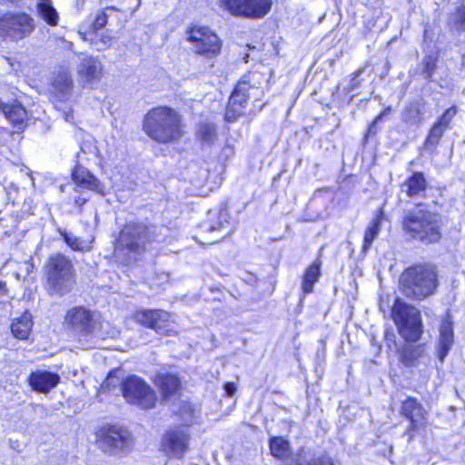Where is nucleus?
Masks as SVG:
<instances>
[{
  "mask_svg": "<svg viewBox=\"0 0 465 465\" xmlns=\"http://www.w3.org/2000/svg\"><path fill=\"white\" fill-rule=\"evenodd\" d=\"M60 236L66 245L74 252H85L87 249L84 246L83 241L75 236L71 235L66 231H60Z\"/></svg>",
  "mask_w": 465,
  "mask_h": 465,
  "instance_id": "36",
  "label": "nucleus"
},
{
  "mask_svg": "<svg viewBox=\"0 0 465 465\" xmlns=\"http://www.w3.org/2000/svg\"><path fill=\"white\" fill-rule=\"evenodd\" d=\"M98 42L103 44L104 48H107V47L111 46L112 42H113V37L108 35H103L99 37Z\"/></svg>",
  "mask_w": 465,
  "mask_h": 465,
  "instance_id": "45",
  "label": "nucleus"
},
{
  "mask_svg": "<svg viewBox=\"0 0 465 465\" xmlns=\"http://www.w3.org/2000/svg\"><path fill=\"white\" fill-rule=\"evenodd\" d=\"M423 101L411 102L404 110V115L407 122L420 124L423 120L424 114Z\"/></svg>",
  "mask_w": 465,
  "mask_h": 465,
  "instance_id": "32",
  "label": "nucleus"
},
{
  "mask_svg": "<svg viewBox=\"0 0 465 465\" xmlns=\"http://www.w3.org/2000/svg\"><path fill=\"white\" fill-rule=\"evenodd\" d=\"M61 381L57 372L50 371H33L27 377V382L31 389L38 393L47 394Z\"/></svg>",
  "mask_w": 465,
  "mask_h": 465,
  "instance_id": "17",
  "label": "nucleus"
},
{
  "mask_svg": "<svg viewBox=\"0 0 465 465\" xmlns=\"http://www.w3.org/2000/svg\"><path fill=\"white\" fill-rule=\"evenodd\" d=\"M446 131L441 127L432 124L429 129L426 138L423 143L425 149H435L440 143V140Z\"/></svg>",
  "mask_w": 465,
  "mask_h": 465,
  "instance_id": "34",
  "label": "nucleus"
},
{
  "mask_svg": "<svg viewBox=\"0 0 465 465\" xmlns=\"http://www.w3.org/2000/svg\"><path fill=\"white\" fill-rule=\"evenodd\" d=\"M401 229L407 240L425 246L439 244L443 239V222L440 213L421 202L403 212Z\"/></svg>",
  "mask_w": 465,
  "mask_h": 465,
  "instance_id": "1",
  "label": "nucleus"
},
{
  "mask_svg": "<svg viewBox=\"0 0 465 465\" xmlns=\"http://www.w3.org/2000/svg\"><path fill=\"white\" fill-rule=\"evenodd\" d=\"M121 393L126 402L139 406L143 410L153 409L157 396L153 389L141 377L128 375L120 383Z\"/></svg>",
  "mask_w": 465,
  "mask_h": 465,
  "instance_id": "12",
  "label": "nucleus"
},
{
  "mask_svg": "<svg viewBox=\"0 0 465 465\" xmlns=\"http://www.w3.org/2000/svg\"><path fill=\"white\" fill-rule=\"evenodd\" d=\"M437 57L436 56H426L423 63V74L427 78H430L434 74L435 69L437 68Z\"/></svg>",
  "mask_w": 465,
  "mask_h": 465,
  "instance_id": "40",
  "label": "nucleus"
},
{
  "mask_svg": "<svg viewBox=\"0 0 465 465\" xmlns=\"http://www.w3.org/2000/svg\"><path fill=\"white\" fill-rule=\"evenodd\" d=\"M457 114L458 107L457 105L453 104L445 109L444 112L439 116L437 121L433 124L446 131L450 127V124Z\"/></svg>",
  "mask_w": 465,
  "mask_h": 465,
  "instance_id": "35",
  "label": "nucleus"
},
{
  "mask_svg": "<svg viewBox=\"0 0 465 465\" xmlns=\"http://www.w3.org/2000/svg\"><path fill=\"white\" fill-rule=\"evenodd\" d=\"M114 371H111L106 376L105 380L101 384V388L104 392H111L115 387L116 383L112 382V377Z\"/></svg>",
  "mask_w": 465,
  "mask_h": 465,
  "instance_id": "42",
  "label": "nucleus"
},
{
  "mask_svg": "<svg viewBox=\"0 0 465 465\" xmlns=\"http://www.w3.org/2000/svg\"><path fill=\"white\" fill-rule=\"evenodd\" d=\"M365 70L366 65H363L358 67L350 74V79L347 85L348 92H351L361 84V79H360V76L364 73Z\"/></svg>",
  "mask_w": 465,
  "mask_h": 465,
  "instance_id": "38",
  "label": "nucleus"
},
{
  "mask_svg": "<svg viewBox=\"0 0 465 465\" xmlns=\"http://www.w3.org/2000/svg\"><path fill=\"white\" fill-rule=\"evenodd\" d=\"M322 262L320 257L315 258L304 270L301 277V289L303 295L313 292L315 284L322 277Z\"/></svg>",
  "mask_w": 465,
  "mask_h": 465,
  "instance_id": "25",
  "label": "nucleus"
},
{
  "mask_svg": "<svg viewBox=\"0 0 465 465\" xmlns=\"http://www.w3.org/2000/svg\"><path fill=\"white\" fill-rule=\"evenodd\" d=\"M134 321L142 327L168 336L172 332L171 314L163 309H137L133 313Z\"/></svg>",
  "mask_w": 465,
  "mask_h": 465,
  "instance_id": "14",
  "label": "nucleus"
},
{
  "mask_svg": "<svg viewBox=\"0 0 465 465\" xmlns=\"http://www.w3.org/2000/svg\"><path fill=\"white\" fill-rule=\"evenodd\" d=\"M77 75L84 85L99 82L103 77L101 62L94 56H85L78 65Z\"/></svg>",
  "mask_w": 465,
  "mask_h": 465,
  "instance_id": "20",
  "label": "nucleus"
},
{
  "mask_svg": "<svg viewBox=\"0 0 465 465\" xmlns=\"http://www.w3.org/2000/svg\"><path fill=\"white\" fill-rule=\"evenodd\" d=\"M153 382L163 401L180 394L183 389L181 379L178 373L174 372H157L153 379Z\"/></svg>",
  "mask_w": 465,
  "mask_h": 465,
  "instance_id": "16",
  "label": "nucleus"
},
{
  "mask_svg": "<svg viewBox=\"0 0 465 465\" xmlns=\"http://www.w3.org/2000/svg\"><path fill=\"white\" fill-rule=\"evenodd\" d=\"M391 111H392V108L390 105H388V106H385L380 113L383 114V116H385L386 114H390Z\"/></svg>",
  "mask_w": 465,
  "mask_h": 465,
  "instance_id": "47",
  "label": "nucleus"
},
{
  "mask_svg": "<svg viewBox=\"0 0 465 465\" xmlns=\"http://www.w3.org/2000/svg\"><path fill=\"white\" fill-rule=\"evenodd\" d=\"M217 5L232 17L259 20L271 12L273 0H217Z\"/></svg>",
  "mask_w": 465,
  "mask_h": 465,
  "instance_id": "13",
  "label": "nucleus"
},
{
  "mask_svg": "<svg viewBox=\"0 0 465 465\" xmlns=\"http://www.w3.org/2000/svg\"><path fill=\"white\" fill-rule=\"evenodd\" d=\"M308 465H335V461L332 457L324 452L322 455L312 459Z\"/></svg>",
  "mask_w": 465,
  "mask_h": 465,
  "instance_id": "41",
  "label": "nucleus"
},
{
  "mask_svg": "<svg viewBox=\"0 0 465 465\" xmlns=\"http://www.w3.org/2000/svg\"><path fill=\"white\" fill-rule=\"evenodd\" d=\"M270 454L280 460H286L292 455V448L288 440L282 436H272L269 438Z\"/></svg>",
  "mask_w": 465,
  "mask_h": 465,
  "instance_id": "30",
  "label": "nucleus"
},
{
  "mask_svg": "<svg viewBox=\"0 0 465 465\" xmlns=\"http://www.w3.org/2000/svg\"><path fill=\"white\" fill-rule=\"evenodd\" d=\"M144 134L159 144L176 143L185 135L186 125L181 113L170 105H156L143 115Z\"/></svg>",
  "mask_w": 465,
  "mask_h": 465,
  "instance_id": "2",
  "label": "nucleus"
},
{
  "mask_svg": "<svg viewBox=\"0 0 465 465\" xmlns=\"http://www.w3.org/2000/svg\"><path fill=\"white\" fill-rule=\"evenodd\" d=\"M223 389L225 391V396L226 397H232L235 394L237 391V386L234 382L232 381H226L223 384Z\"/></svg>",
  "mask_w": 465,
  "mask_h": 465,
  "instance_id": "43",
  "label": "nucleus"
},
{
  "mask_svg": "<svg viewBox=\"0 0 465 465\" xmlns=\"http://www.w3.org/2000/svg\"><path fill=\"white\" fill-rule=\"evenodd\" d=\"M52 93L59 100H65L74 90V80L70 70L60 66L54 72L50 81Z\"/></svg>",
  "mask_w": 465,
  "mask_h": 465,
  "instance_id": "19",
  "label": "nucleus"
},
{
  "mask_svg": "<svg viewBox=\"0 0 465 465\" xmlns=\"http://www.w3.org/2000/svg\"><path fill=\"white\" fill-rule=\"evenodd\" d=\"M35 30L32 15L24 11H5L0 14V39L18 43L31 36Z\"/></svg>",
  "mask_w": 465,
  "mask_h": 465,
  "instance_id": "10",
  "label": "nucleus"
},
{
  "mask_svg": "<svg viewBox=\"0 0 465 465\" xmlns=\"http://www.w3.org/2000/svg\"><path fill=\"white\" fill-rule=\"evenodd\" d=\"M430 183L421 171H414L401 183V189L410 199L425 198Z\"/></svg>",
  "mask_w": 465,
  "mask_h": 465,
  "instance_id": "18",
  "label": "nucleus"
},
{
  "mask_svg": "<svg viewBox=\"0 0 465 465\" xmlns=\"http://www.w3.org/2000/svg\"><path fill=\"white\" fill-rule=\"evenodd\" d=\"M385 219V213L382 206L379 207L366 227L363 234L361 251L366 252L371 246L373 241L377 238L381 232V223Z\"/></svg>",
  "mask_w": 465,
  "mask_h": 465,
  "instance_id": "26",
  "label": "nucleus"
},
{
  "mask_svg": "<svg viewBox=\"0 0 465 465\" xmlns=\"http://www.w3.org/2000/svg\"><path fill=\"white\" fill-rule=\"evenodd\" d=\"M377 134L376 125H372V121L368 124L366 133L364 134V140L367 141L369 137L375 136Z\"/></svg>",
  "mask_w": 465,
  "mask_h": 465,
  "instance_id": "44",
  "label": "nucleus"
},
{
  "mask_svg": "<svg viewBox=\"0 0 465 465\" xmlns=\"http://www.w3.org/2000/svg\"><path fill=\"white\" fill-rule=\"evenodd\" d=\"M191 436L181 427L167 429L161 438V450L167 455L182 460L189 450Z\"/></svg>",
  "mask_w": 465,
  "mask_h": 465,
  "instance_id": "15",
  "label": "nucleus"
},
{
  "mask_svg": "<svg viewBox=\"0 0 465 465\" xmlns=\"http://www.w3.org/2000/svg\"><path fill=\"white\" fill-rule=\"evenodd\" d=\"M71 179L77 186L101 193L103 184L89 170L81 164H75L71 171Z\"/></svg>",
  "mask_w": 465,
  "mask_h": 465,
  "instance_id": "24",
  "label": "nucleus"
},
{
  "mask_svg": "<svg viewBox=\"0 0 465 465\" xmlns=\"http://www.w3.org/2000/svg\"><path fill=\"white\" fill-rule=\"evenodd\" d=\"M450 24L460 31H465V5H460L455 8Z\"/></svg>",
  "mask_w": 465,
  "mask_h": 465,
  "instance_id": "37",
  "label": "nucleus"
},
{
  "mask_svg": "<svg viewBox=\"0 0 465 465\" xmlns=\"http://www.w3.org/2000/svg\"><path fill=\"white\" fill-rule=\"evenodd\" d=\"M75 203L80 204V205H82V204H84L85 203V200L78 198V199L75 200Z\"/></svg>",
  "mask_w": 465,
  "mask_h": 465,
  "instance_id": "49",
  "label": "nucleus"
},
{
  "mask_svg": "<svg viewBox=\"0 0 465 465\" xmlns=\"http://www.w3.org/2000/svg\"><path fill=\"white\" fill-rule=\"evenodd\" d=\"M454 343L453 322L450 312H447L440 324V339L437 356L443 361Z\"/></svg>",
  "mask_w": 465,
  "mask_h": 465,
  "instance_id": "21",
  "label": "nucleus"
},
{
  "mask_svg": "<svg viewBox=\"0 0 465 465\" xmlns=\"http://www.w3.org/2000/svg\"><path fill=\"white\" fill-rule=\"evenodd\" d=\"M154 226L138 221L124 223L114 240V255L125 261L137 259L147 251V245L155 241Z\"/></svg>",
  "mask_w": 465,
  "mask_h": 465,
  "instance_id": "5",
  "label": "nucleus"
},
{
  "mask_svg": "<svg viewBox=\"0 0 465 465\" xmlns=\"http://www.w3.org/2000/svg\"><path fill=\"white\" fill-rule=\"evenodd\" d=\"M399 415L407 422L402 432L410 443L418 436H424L430 425V412L415 396H407L400 403Z\"/></svg>",
  "mask_w": 465,
  "mask_h": 465,
  "instance_id": "8",
  "label": "nucleus"
},
{
  "mask_svg": "<svg viewBox=\"0 0 465 465\" xmlns=\"http://www.w3.org/2000/svg\"><path fill=\"white\" fill-rule=\"evenodd\" d=\"M106 10H117V8L114 5L106 6L104 9H100L97 11L94 18L91 22L89 25V32L94 35H97L98 31L105 27L108 23V15L105 13Z\"/></svg>",
  "mask_w": 465,
  "mask_h": 465,
  "instance_id": "33",
  "label": "nucleus"
},
{
  "mask_svg": "<svg viewBox=\"0 0 465 465\" xmlns=\"http://www.w3.org/2000/svg\"><path fill=\"white\" fill-rule=\"evenodd\" d=\"M391 317L398 333L406 342H418L424 332L420 312L412 304L395 299Z\"/></svg>",
  "mask_w": 465,
  "mask_h": 465,
  "instance_id": "7",
  "label": "nucleus"
},
{
  "mask_svg": "<svg viewBox=\"0 0 465 465\" xmlns=\"http://www.w3.org/2000/svg\"><path fill=\"white\" fill-rule=\"evenodd\" d=\"M185 35L194 54L207 61L216 60L221 55L223 40L208 25L191 24L185 29Z\"/></svg>",
  "mask_w": 465,
  "mask_h": 465,
  "instance_id": "9",
  "label": "nucleus"
},
{
  "mask_svg": "<svg viewBox=\"0 0 465 465\" xmlns=\"http://www.w3.org/2000/svg\"><path fill=\"white\" fill-rule=\"evenodd\" d=\"M440 285L438 265L432 262H412L399 275L398 287L401 294L415 302H421L436 293Z\"/></svg>",
  "mask_w": 465,
  "mask_h": 465,
  "instance_id": "3",
  "label": "nucleus"
},
{
  "mask_svg": "<svg viewBox=\"0 0 465 465\" xmlns=\"http://www.w3.org/2000/svg\"><path fill=\"white\" fill-rule=\"evenodd\" d=\"M37 15L49 26L54 27L59 24V14L51 0H37L35 5Z\"/></svg>",
  "mask_w": 465,
  "mask_h": 465,
  "instance_id": "29",
  "label": "nucleus"
},
{
  "mask_svg": "<svg viewBox=\"0 0 465 465\" xmlns=\"http://www.w3.org/2000/svg\"><path fill=\"white\" fill-rule=\"evenodd\" d=\"M125 431L115 425L106 424L99 428L98 440L107 449L114 450L123 448L127 442Z\"/></svg>",
  "mask_w": 465,
  "mask_h": 465,
  "instance_id": "22",
  "label": "nucleus"
},
{
  "mask_svg": "<svg viewBox=\"0 0 465 465\" xmlns=\"http://www.w3.org/2000/svg\"><path fill=\"white\" fill-rule=\"evenodd\" d=\"M33 327V320L28 312H24L19 317L14 319L10 325V330L17 340L28 339Z\"/></svg>",
  "mask_w": 465,
  "mask_h": 465,
  "instance_id": "28",
  "label": "nucleus"
},
{
  "mask_svg": "<svg viewBox=\"0 0 465 465\" xmlns=\"http://www.w3.org/2000/svg\"><path fill=\"white\" fill-rule=\"evenodd\" d=\"M383 114L379 113L373 119H372V125H377V124L383 119Z\"/></svg>",
  "mask_w": 465,
  "mask_h": 465,
  "instance_id": "46",
  "label": "nucleus"
},
{
  "mask_svg": "<svg viewBox=\"0 0 465 465\" xmlns=\"http://www.w3.org/2000/svg\"><path fill=\"white\" fill-rule=\"evenodd\" d=\"M193 413V406L188 401H183L173 415L180 418L181 420H183L184 418H192Z\"/></svg>",
  "mask_w": 465,
  "mask_h": 465,
  "instance_id": "39",
  "label": "nucleus"
},
{
  "mask_svg": "<svg viewBox=\"0 0 465 465\" xmlns=\"http://www.w3.org/2000/svg\"><path fill=\"white\" fill-rule=\"evenodd\" d=\"M257 74V72H248L235 84L224 111L223 119L226 123H234L244 115L249 104V92L257 87L255 81Z\"/></svg>",
  "mask_w": 465,
  "mask_h": 465,
  "instance_id": "11",
  "label": "nucleus"
},
{
  "mask_svg": "<svg viewBox=\"0 0 465 465\" xmlns=\"http://www.w3.org/2000/svg\"><path fill=\"white\" fill-rule=\"evenodd\" d=\"M0 110L14 127H22L26 120V110L18 102L7 104L0 101Z\"/></svg>",
  "mask_w": 465,
  "mask_h": 465,
  "instance_id": "27",
  "label": "nucleus"
},
{
  "mask_svg": "<svg viewBox=\"0 0 465 465\" xmlns=\"http://www.w3.org/2000/svg\"><path fill=\"white\" fill-rule=\"evenodd\" d=\"M425 343L407 342L398 351L399 361L404 367H415L425 355Z\"/></svg>",
  "mask_w": 465,
  "mask_h": 465,
  "instance_id": "23",
  "label": "nucleus"
},
{
  "mask_svg": "<svg viewBox=\"0 0 465 465\" xmlns=\"http://www.w3.org/2000/svg\"><path fill=\"white\" fill-rule=\"evenodd\" d=\"M43 287L49 296L64 297L76 285L77 273L74 261L65 253L49 254L42 265Z\"/></svg>",
  "mask_w": 465,
  "mask_h": 465,
  "instance_id": "4",
  "label": "nucleus"
},
{
  "mask_svg": "<svg viewBox=\"0 0 465 465\" xmlns=\"http://www.w3.org/2000/svg\"><path fill=\"white\" fill-rule=\"evenodd\" d=\"M63 327L77 341H89L102 329V322L95 312L83 306L68 309L64 316Z\"/></svg>",
  "mask_w": 465,
  "mask_h": 465,
  "instance_id": "6",
  "label": "nucleus"
},
{
  "mask_svg": "<svg viewBox=\"0 0 465 465\" xmlns=\"http://www.w3.org/2000/svg\"><path fill=\"white\" fill-rule=\"evenodd\" d=\"M0 292L4 294L6 292L5 283L3 282H0Z\"/></svg>",
  "mask_w": 465,
  "mask_h": 465,
  "instance_id": "48",
  "label": "nucleus"
},
{
  "mask_svg": "<svg viewBox=\"0 0 465 465\" xmlns=\"http://www.w3.org/2000/svg\"><path fill=\"white\" fill-rule=\"evenodd\" d=\"M195 137L203 144H214L218 140L216 125L211 122L199 123L195 131Z\"/></svg>",
  "mask_w": 465,
  "mask_h": 465,
  "instance_id": "31",
  "label": "nucleus"
}]
</instances>
